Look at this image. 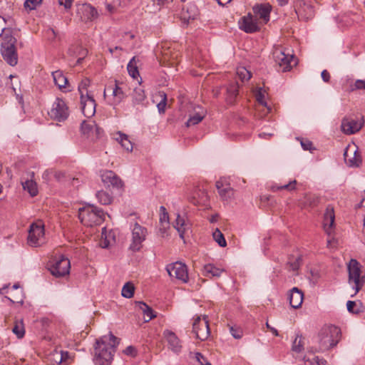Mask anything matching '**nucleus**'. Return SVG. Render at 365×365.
Returning <instances> with one entry per match:
<instances>
[{
    "label": "nucleus",
    "instance_id": "36",
    "mask_svg": "<svg viewBox=\"0 0 365 365\" xmlns=\"http://www.w3.org/2000/svg\"><path fill=\"white\" fill-rule=\"evenodd\" d=\"M117 135H118V137L116 138V140L120 143L121 146L127 151H132L133 144L128 139V136L120 132H118Z\"/></svg>",
    "mask_w": 365,
    "mask_h": 365
},
{
    "label": "nucleus",
    "instance_id": "6",
    "mask_svg": "<svg viewBox=\"0 0 365 365\" xmlns=\"http://www.w3.org/2000/svg\"><path fill=\"white\" fill-rule=\"evenodd\" d=\"M147 235V228L135 222L131 229V240L128 249L133 252L140 251L143 246V243L145 241Z\"/></svg>",
    "mask_w": 365,
    "mask_h": 365
},
{
    "label": "nucleus",
    "instance_id": "49",
    "mask_svg": "<svg viewBox=\"0 0 365 365\" xmlns=\"http://www.w3.org/2000/svg\"><path fill=\"white\" fill-rule=\"evenodd\" d=\"M10 297H8V299L12 302V303H23L24 300V296H23V292L19 291V292H11L9 293Z\"/></svg>",
    "mask_w": 365,
    "mask_h": 365
},
{
    "label": "nucleus",
    "instance_id": "31",
    "mask_svg": "<svg viewBox=\"0 0 365 365\" xmlns=\"http://www.w3.org/2000/svg\"><path fill=\"white\" fill-rule=\"evenodd\" d=\"M174 227L177 230L181 239H184V235L186 230L189 228L188 225L185 222L179 214L177 215L176 220L173 222Z\"/></svg>",
    "mask_w": 365,
    "mask_h": 365
},
{
    "label": "nucleus",
    "instance_id": "44",
    "mask_svg": "<svg viewBox=\"0 0 365 365\" xmlns=\"http://www.w3.org/2000/svg\"><path fill=\"white\" fill-rule=\"evenodd\" d=\"M49 360L55 364H60L63 363L65 360V358H63V355L61 354V351H58L55 349L52 353H51L49 356Z\"/></svg>",
    "mask_w": 365,
    "mask_h": 365
},
{
    "label": "nucleus",
    "instance_id": "28",
    "mask_svg": "<svg viewBox=\"0 0 365 365\" xmlns=\"http://www.w3.org/2000/svg\"><path fill=\"white\" fill-rule=\"evenodd\" d=\"M215 185L222 200H227L233 196L234 190L230 184H224L222 180H218Z\"/></svg>",
    "mask_w": 365,
    "mask_h": 365
},
{
    "label": "nucleus",
    "instance_id": "63",
    "mask_svg": "<svg viewBox=\"0 0 365 365\" xmlns=\"http://www.w3.org/2000/svg\"><path fill=\"white\" fill-rule=\"evenodd\" d=\"M58 3L60 5H63L65 9H70L72 6L73 1L72 0H58Z\"/></svg>",
    "mask_w": 365,
    "mask_h": 365
},
{
    "label": "nucleus",
    "instance_id": "23",
    "mask_svg": "<svg viewBox=\"0 0 365 365\" xmlns=\"http://www.w3.org/2000/svg\"><path fill=\"white\" fill-rule=\"evenodd\" d=\"M52 76L54 83L63 92L70 91V86L67 78L63 75L61 71H56L52 72Z\"/></svg>",
    "mask_w": 365,
    "mask_h": 365
},
{
    "label": "nucleus",
    "instance_id": "27",
    "mask_svg": "<svg viewBox=\"0 0 365 365\" xmlns=\"http://www.w3.org/2000/svg\"><path fill=\"white\" fill-rule=\"evenodd\" d=\"M115 242V235L113 230L108 231L106 227L102 229L100 245L102 248H108Z\"/></svg>",
    "mask_w": 365,
    "mask_h": 365
},
{
    "label": "nucleus",
    "instance_id": "64",
    "mask_svg": "<svg viewBox=\"0 0 365 365\" xmlns=\"http://www.w3.org/2000/svg\"><path fill=\"white\" fill-rule=\"evenodd\" d=\"M308 200H309V205L312 207L317 206L319 202V197L316 196H310Z\"/></svg>",
    "mask_w": 365,
    "mask_h": 365
},
{
    "label": "nucleus",
    "instance_id": "18",
    "mask_svg": "<svg viewBox=\"0 0 365 365\" xmlns=\"http://www.w3.org/2000/svg\"><path fill=\"white\" fill-rule=\"evenodd\" d=\"M124 84L119 83L118 81H114L113 86H109L108 88L112 90L113 98L109 103L110 105L115 106L121 103L126 97V94L123 90Z\"/></svg>",
    "mask_w": 365,
    "mask_h": 365
},
{
    "label": "nucleus",
    "instance_id": "9",
    "mask_svg": "<svg viewBox=\"0 0 365 365\" xmlns=\"http://www.w3.org/2000/svg\"><path fill=\"white\" fill-rule=\"evenodd\" d=\"M272 54L274 61L282 72L288 71L292 68V62L294 61V64L297 63L294 55L285 53L281 47L275 48Z\"/></svg>",
    "mask_w": 365,
    "mask_h": 365
},
{
    "label": "nucleus",
    "instance_id": "33",
    "mask_svg": "<svg viewBox=\"0 0 365 365\" xmlns=\"http://www.w3.org/2000/svg\"><path fill=\"white\" fill-rule=\"evenodd\" d=\"M203 275L206 277H220L223 269L216 267L212 264H205L203 267Z\"/></svg>",
    "mask_w": 365,
    "mask_h": 365
},
{
    "label": "nucleus",
    "instance_id": "12",
    "mask_svg": "<svg viewBox=\"0 0 365 365\" xmlns=\"http://www.w3.org/2000/svg\"><path fill=\"white\" fill-rule=\"evenodd\" d=\"M48 115L54 120L63 121L68 117V108L63 100L58 98L53 103Z\"/></svg>",
    "mask_w": 365,
    "mask_h": 365
},
{
    "label": "nucleus",
    "instance_id": "50",
    "mask_svg": "<svg viewBox=\"0 0 365 365\" xmlns=\"http://www.w3.org/2000/svg\"><path fill=\"white\" fill-rule=\"evenodd\" d=\"M237 74L242 81L250 80L252 76L251 73L245 67L238 68Z\"/></svg>",
    "mask_w": 365,
    "mask_h": 365
},
{
    "label": "nucleus",
    "instance_id": "37",
    "mask_svg": "<svg viewBox=\"0 0 365 365\" xmlns=\"http://www.w3.org/2000/svg\"><path fill=\"white\" fill-rule=\"evenodd\" d=\"M12 331L16 335L18 338H22L25 334V328L23 322V319H16L14 322V326L12 328Z\"/></svg>",
    "mask_w": 365,
    "mask_h": 365
},
{
    "label": "nucleus",
    "instance_id": "40",
    "mask_svg": "<svg viewBox=\"0 0 365 365\" xmlns=\"http://www.w3.org/2000/svg\"><path fill=\"white\" fill-rule=\"evenodd\" d=\"M91 81L87 78L82 79V81L79 83L78 90L79 91L81 98H83V97L86 96V93H89L88 88L89 87Z\"/></svg>",
    "mask_w": 365,
    "mask_h": 365
},
{
    "label": "nucleus",
    "instance_id": "51",
    "mask_svg": "<svg viewBox=\"0 0 365 365\" xmlns=\"http://www.w3.org/2000/svg\"><path fill=\"white\" fill-rule=\"evenodd\" d=\"M297 182V180H294L291 182H289L288 184L282 185V186H273L274 190H287L288 191H292L296 189V185Z\"/></svg>",
    "mask_w": 365,
    "mask_h": 365
},
{
    "label": "nucleus",
    "instance_id": "22",
    "mask_svg": "<svg viewBox=\"0 0 365 365\" xmlns=\"http://www.w3.org/2000/svg\"><path fill=\"white\" fill-rule=\"evenodd\" d=\"M335 214L334 207L328 205L324 214L323 226L325 232L330 235L334 225Z\"/></svg>",
    "mask_w": 365,
    "mask_h": 365
},
{
    "label": "nucleus",
    "instance_id": "62",
    "mask_svg": "<svg viewBox=\"0 0 365 365\" xmlns=\"http://www.w3.org/2000/svg\"><path fill=\"white\" fill-rule=\"evenodd\" d=\"M256 98L259 103H260L262 106H267V103L264 101V96L262 91H258V93L256 94Z\"/></svg>",
    "mask_w": 365,
    "mask_h": 365
},
{
    "label": "nucleus",
    "instance_id": "38",
    "mask_svg": "<svg viewBox=\"0 0 365 365\" xmlns=\"http://www.w3.org/2000/svg\"><path fill=\"white\" fill-rule=\"evenodd\" d=\"M96 123L93 120H83L81 123V130L83 134L90 135L94 130Z\"/></svg>",
    "mask_w": 365,
    "mask_h": 365
},
{
    "label": "nucleus",
    "instance_id": "26",
    "mask_svg": "<svg viewBox=\"0 0 365 365\" xmlns=\"http://www.w3.org/2000/svg\"><path fill=\"white\" fill-rule=\"evenodd\" d=\"M304 294L297 287H293L290 290L289 300L292 308L297 309L301 307L303 302Z\"/></svg>",
    "mask_w": 365,
    "mask_h": 365
},
{
    "label": "nucleus",
    "instance_id": "24",
    "mask_svg": "<svg viewBox=\"0 0 365 365\" xmlns=\"http://www.w3.org/2000/svg\"><path fill=\"white\" fill-rule=\"evenodd\" d=\"M252 10L256 17L262 19L265 24L269 21V14L272 10V6L269 4H257L253 7Z\"/></svg>",
    "mask_w": 365,
    "mask_h": 365
},
{
    "label": "nucleus",
    "instance_id": "57",
    "mask_svg": "<svg viewBox=\"0 0 365 365\" xmlns=\"http://www.w3.org/2000/svg\"><path fill=\"white\" fill-rule=\"evenodd\" d=\"M356 302L354 301H348L346 304L347 309L349 312L352 314H359L361 312L360 309H355Z\"/></svg>",
    "mask_w": 365,
    "mask_h": 365
},
{
    "label": "nucleus",
    "instance_id": "25",
    "mask_svg": "<svg viewBox=\"0 0 365 365\" xmlns=\"http://www.w3.org/2000/svg\"><path fill=\"white\" fill-rule=\"evenodd\" d=\"M189 200L195 205H205L209 201V196L205 190L196 189Z\"/></svg>",
    "mask_w": 365,
    "mask_h": 365
},
{
    "label": "nucleus",
    "instance_id": "55",
    "mask_svg": "<svg viewBox=\"0 0 365 365\" xmlns=\"http://www.w3.org/2000/svg\"><path fill=\"white\" fill-rule=\"evenodd\" d=\"M230 331L235 339H241L242 336V331L240 327L233 326L230 327Z\"/></svg>",
    "mask_w": 365,
    "mask_h": 365
},
{
    "label": "nucleus",
    "instance_id": "60",
    "mask_svg": "<svg viewBox=\"0 0 365 365\" xmlns=\"http://www.w3.org/2000/svg\"><path fill=\"white\" fill-rule=\"evenodd\" d=\"M301 145L303 148L304 150H309L312 151V150H314L315 148L313 147L312 142L309 140H301Z\"/></svg>",
    "mask_w": 365,
    "mask_h": 365
},
{
    "label": "nucleus",
    "instance_id": "53",
    "mask_svg": "<svg viewBox=\"0 0 365 365\" xmlns=\"http://www.w3.org/2000/svg\"><path fill=\"white\" fill-rule=\"evenodd\" d=\"M161 101L158 103L157 107L160 113H164L166 106L167 96L165 93L160 94Z\"/></svg>",
    "mask_w": 365,
    "mask_h": 365
},
{
    "label": "nucleus",
    "instance_id": "46",
    "mask_svg": "<svg viewBox=\"0 0 365 365\" xmlns=\"http://www.w3.org/2000/svg\"><path fill=\"white\" fill-rule=\"evenodd\" d=\"M301 257L297 256L296 257H294L293 259L289 258V261L287 262V266L290 270L296 271L297 270L301 264Z\"/></svg>",
    "mask_w": 365,
    "mask_h": 365
},
{
    "label": "nucleus",
    "instance_id": "4",
    "mask_svg": "<svg viewBox=\"0 0 365 365\" xmlns=\"http://www.w3.org/2000/svg\"><path fill=\"white\" fill-rule=\"evenodd\" d=\"M16 43V38L10 34L9 31H6L1 44V53L4 60L11 66H16L18 63Z\"/></svg>",
    "mask_w": 365,
    "mask_h": 365
},
{
    "label": "nucleus",
    "instance_id": "17",
    "mask_svg": "<svg viewBox=\"0 0 365 365\" xmlns=\"http://www.w3.org/2000/svg\"><path fill=\"white\" fill-rule=\"evenodd\" d=\"M81 110L83 115L87 118H91L96 113V103L93 97L86 93V96L81 98Z\"/></svg>",
    "mask_w": 365,
    "mask_h": 365
},
{
    "label": "nucleus",
    "instance_id": "3",
    "mask_svg": "<svg viewBox=\"0 0 365 365\" xmlns=\"http://www.w3.org/2000/svg\"><path fill=\"white\" fill-rule=\"evenodd\" d=\"M78 218L87 227L98 225L104 221L105 214L102 209L88 205L78 210Z\"/></svg>",
    "mask_w": 365,
    "mask_h": 365
},
{
    "label": "nucleus",
    "instance_id": "1",
    "mask_svg": "<svg viewBox=\"0 0 365 365\" xmlns=\"http://www.w3.org/2000/svg\"><path fill=\"white\" fill-rule=\"evenodd\" d=\"M118 339L112 333L96 341L94 362L97 365H110L113 359Z\"/></svg>",
    "mask_w": 365,
    "mask_h": 365
},
{
    "label": "nucleus",
    "instance_id": "21",
    "mask_svg": "<svg viewBox=\"0 0 365 365\" xmlns=\"http://www.w3.org/2000/svg\"><path fill=\"white\" fill-rule=\"evenodd\" d=\"M163 336L168 344L169 349L176 354L181 351L182 345L180 341L174 332L166 329L163 332Z\"/></svg>",
    "mask_w": 365,
    "mask_h": 365
},
{
    "label": "nucleus",
    "instance_id": "39",
    "mask_svg": "<svg viewBox=\"0 0 365 365\" xmlns=\"http://www.w3.org/2000/svg\"><path fill=\"white\" fill-rule=\"evenodd\" d=\"M96 195L98 202L102 205H109L112 202V197L103 190L97 192Z\"/></svg>",
    "mask_w": 365,
    "mask_h": 365
},
{
    "label": "nucleus",
    "instance_id": "32",
    "mask_svg": "<svg viewBox=\"0 0 365 365\" xmlns=\"http://www.w3.org/2000/svg\"><path fill=\"white\" fill-rule=\"evenodd\" d=\"M140 309L143 312L145 317V322H148L151 319L156 317V314H154L153 309L149 307L147 304L143 302H137Z\"/></svg>",
    "mask_w": 365,
    "mask_h": 365
},
{
    "label": "nucleus",
    "instance_id": "59",
    "mask_svg": "<svg viewBox=\"0 0 365 365\" xmlns=\"http://www.w3.org/2000/svg\"><path fill=\"white\" fill-rule=\"evenodd\" d=\"M351 90H365V81L364 80H356L353 86H351Z\"/></svg>",
    "mask_w": 365,
    "mask_h": 365
},
{
    "label": "nucleus",
    "instance_id": "7",
    "mask_svg": "<svg viewBox=\"0 0 365 365\" xmlns=\"http://www.w3.org/2000/svg\"><path fill=\"white\" fill-rule=\"evenodd\" d=\"M48 265L51 274L56 277H64L70 272V260L63 255L56 257Z\"/></svg>",
    "mask_w": 365,
    "mask_h": 365
},
{
    "label": "nucleus",
    "instance_id": "15",
    "mask_svg": "<svg viewBox=\"0 0 365 365\" xmlns=\"http://www.w3.org/2000/svg\"><path fill=\"white\" fill-rule=\"evenodd\" d=\"M297 13L299 17L307 21L314 16V7L309 0H296Z\"/></svg>",
    "mask_w": 365,
    "mask_h": 365
},
{
    "label": "nucleus",
    "instance_id": "5",
    "mask_svg": "<svg viewBox=\"0 0 365 365\" xmlns=\"http://www.w3.org/2000/svg\"><path fill=\"white\" fill-rule=\"evenodd\" d=\"M361 265L355 259H351L347 264V270L349 273V283L354 284L353 288L355 292L351 297L356 295L362 288L365 282V277L361 276Z\"/></svg>",
    "mask_w": 365,
    "mask_h": 365
},
{
    "label": "nucleus",
    "instance_id": "58",
    "mask_svg": "<svg viewBox=\"0 0 365 365\" xmlns=\"http://www.w3.org/2000/svg\"><path fill=\"white\" fill-rule=\"evenodd\" d=\"M6 20L2 16H0V37L2 36L3 38L4 36H5L6 31H9L10 34H11V31L10 29H6Z\"/></svg>",
    "mask_w": 365,
    "mask_h": 365
},
{
    "label": "nucleus",
    "instance_id": "61",
    "mask_svg": "<svg viewBox=\"0 0 365 365\" xmlns=\"http://www.w3.org/2000/svg\"><path fill=\"white\" fill-rule=\"evenodd\" d=\"M124 353L128 356H135L137 355V349L133 346H128L124 350Z\"/></svg>",
    "mask_w": 365,
    "mask_h": 365
},
{
    "label": "nucleus",
    "instance_id": "11",
    "mask_svg": "<svg viewBox=\"0 0 365 365\" xmlns=\"http://www.w3.org/2000/svg\"><path fill=\"white\" fill-rule=\"evenodd\" d=\"M192 331L195 334V337L201 341L206 340L210 334L209 328V322L206 316L202 319L197 317L192 324Z\"/></svg>",
    "mask_w": 365,
    "mask_h": 365
},
{
    "label": "nucleus",
    "instance_id": "2",
    "mask_svg": "<svg viewBox=\"0 0 365 365\" xmlns=\"http://www.w3.org/2000/svg\"><path fill=\"white\" fill-rule=\"evenodd\" d=\"M341 331L336 326L323 327L319 334V347L314 351H325L335 346L340 339Z\"/></svg>",
    "mask_w": 365,
    "mask_h": 365
},
{
    "label": "nucleus",
    "instance_id": "45",
    "mask_svg": "<svg viewBox=\"0 0 365 365\" xmlns=\"http://www.w3.org/2000/svg\"><path fill=\"white\" fill-rule=\"evenodd\" d=\"M212 237L215 241L222 247H225L227 245L226 240L223 234L218 230L216 229L212 233Z\"/></svg>",
    "mask_w": 365,
    "mask_h": 365
},
{
    "label": "nucleus",
    "instance_id": "56",
    "mask_svg": "<svg viewBox=\"0 0 365 365\" xmlns=\"http://www.w3.org/2000/svg\"><path fill=\"white\" fill-rule=\"evenodd\" d=\"M195 358L200 365H212L207 359L200 352H197L195 354Z\"/></svg>",
    "mask_w": 365,
    "mask_h": 365
},
{
    "label": "nucleus",
    "instance_id": "35",
    "mask_svg": "<svg viewBox=\"0 0 365 365\" xmlns=\"http://www.w3.org/2000/svg\"><path fill=\"white\" fill-rule=\"evenodd\" d=\"M145 99V95L143 89L141 88H135L132 95L133 104L134 106L142 104Z\"/></svg>",
    "mask_w": 365,
    "mask_h": 365
},
{
    "label": "nucleus",
    "instance_id": "54",
    "mask_svg": "<svg viewBox=\"0 0 365 365\" xmlns=\"http://www.w3.org/2000/svg\"><path fill=\"white\" fill-rule=\"evenodd\" d=\"M304 365H321L320 360L318 356H313L312 358L305 356L304 358Z\"/></svg>",
    "mask_w": 365,
    "mask_h": 365
},
{
    "label": "nucleus",
    "instance_id": "10",
    "mask_svg": "<svg viewBox=\"0 0 365 365\" xmlns=\"http://www.w3.org/2000/svg\"><path fill=\"white\" fill-rule=\"evenodd\" d=\"M166 270L171 278H175L182 283L188 282V272L185 264L181 262L170 263L166 266Z\"/></svg>",
    "mask_w": 365,
    "mask_h": 365
},
{
    "label": "nucleus",
    "instance_id": "19",
    "mask_svg": "<svg viewBox=\"0 0 365 365\" xmlns=\"http://www.w3.org/2000/svg\"><path fill=\"white\" fill-rule=\"evenodd\" d=\"M101 180L107 186H113L116 188H121L123 183L120 178L112 170H105L101 174Z\"/></svg>",
    "mask_w": 365,
    "mask_h": 365
},
{
    "label": "nucleus",
    "instance_id": "47",
    "mask_svg": "<svg viewBox=\"0 0 365 365\" xmlns=\"http://www.w3.org/2000/svg\"><path fill=\"white\" fill-rule=\"evenodd\" d=\"M43 0H26L24 2V8L27 11L36 9L42 3Z\"/></svg>",
    "mask_w": 365,
    "mask_h": 365
},
{
    "label": "nucleus",
    "instance_id": "48",
    "mask_svg": "<svg viewBox=\"0 0 365 365\" xmlns=\"http://www.w3.org/2000/svg\"><path fill=\"white\" fill-rule=\"evenodd\" d=\"M204 118V115L200 113H196L192 116H190L187 121L186 122V126L190 127L192 125H195L198 124Z\"/></svg>",
    "mask_w": 365,
    "mask_h": 365
},
{
    "label": "nucleus",
    "instance_id": "43",
    "mask_svg": "<svg viewBox=\"0 0 365 365\" xmlns=\"http://www.w3.org/2000/svg\"><path fill=\"white\" fill-rule=\"evenodd\" d=\"M127 69L130 76L133 78H136L137 76L139 75L135 56L133 57L131 60L129 61L127 66Z\"/></svg>",
    "mask_w": 365,
    "mask_h": 365
},
{
    "label": "nucleus",
    "instance_id": "34",
    "mask_svg": "<svg viewBox=\"0 0 365 365\" xmlns=\"http://www.w3.org/2000/svg\"><path fill=\"white\" fill-rule=\"evenodd\" d=\"M21 184L24 190H27L28 192L31 195V196L34 197L38 193V188L36 182L31 180H26L25 181H21Z\"/></svg>",
    "mask_w": 365,
    "mask_h": 365
},
{
    "label": "nucleus",
    "instance_id": "30",
    "mask_svg": "<svg viewBox=\"0 0 365 365\" xmlns=\"http://www.w3.org/2000/svg\"><path fill=\"white\" fill-rule=\"evenodd\" d=\"M80 11L83 14L81 19L83 21H92L98 16V12L96 9L90 4L82 5V6L79 9V12Z\"/></svg>",
    "mask_w": 365,
    "mask_h": 365
},
{
    "label": "nucleus",
    "instance_id": "16",
    "mask_svg": "<svg viewBox=\"0 0 365 365\" xmlns=\"http://www.w3.org/2000/svg\"><path fill=\"white\" fill-rule=\"evenodd\" d=\"M239 24L240 29L248 34L255 33L259 30L257 19L251 14L243 16Z\"/></svg>",
    "mask_w": 365,
    "mask_h": 365
},
{
    "label": "nucleus",
    "instance_id": "29",
    "mask_svg": "<svg viewBox=\"0 0 365 365\" xmlns=\"http://www.w3.org/2000/svg\"><path fill=\"white\" fill-rule=\"evenodd\" d=\"M239 85L237 83H232L228 85L226 89L225 101L227 104L233 105L238 96Z\"/></svg>",
    "mask_w": 365,
    "mask_h": 365
},
{
    "label": "nucleus",
    "instance_id": "52",
    "mask_svg": "<svg viewBox=\"0 0 365 365\" xmlns=\"http://www.w3.org/2000/svg\"><path fill=\"white\" fill-rule=\"evenodd\" d=\"M73 50L79 51L80 56L78 58V59L76 61V64H81L84 58V56L87 54L88 51L86 49H83V48H81L80 46H75L73 48H69V53H72Z\"/></svg>",
    "mask_w": 365,
    "mask_h": 365
},
{
    "label": "nucleus",
    "instance_id": "41",
    "mask_svg": "<svg viewBox=\"0 0 365 365\" xmlns=\"http://www.w3.org/2000/svg\"><path fill=\"white\" fill-rule=\"evenodd\" d=\"M135 292V287L131 282H127L122 288L121 294L122 296L130 299L133 297Z\"/></svg>",
    "mask_w": 365,
    "mask_h": 365
},
{
    "label": "nucleus",
    "instance_id": "42",
    "mask_svg": "<svg viewBox=\"0 0 365 365\" xmlns=\"http://www.w3.org/2000/svg\"><path fill=\"white\" fill-rule=\"evenodd\" d=\"M304 349L303 338L301 334H297L295 339L292 343V350L297 353H300Z\"/></svg>",
    "mask_w": 365,
    "mask_h": 365
},
{
    "label": "nucleus",
    "instance_id": "8",
    "mask_svg": "<svg viewBox=\"0 0 365 365\" xmlns=\"http://www.w3.org/2000/svg\"><path fill=\"white\" fill-rule=\"evenodd\" d=\"M44 234V225L38 220L33 222L29 230L28 244L31 247H40L46 242Z\"/></svg>",
    "mask_w": 365,
    "mask_h": 365
},
{
    "label": "nucleus",
    "instance_id": "14",
    "mask_svg": "<svg viewBox=\"0 0 365 365\" xmlns=\"http://www.w3.org/2000/svg\"><path fill=\"white\" fill-rule=\"evenodd\" d=\"M364 120L363 117L360 119H354L352 118H345L341 122V130L346 135H351L359 131L363 127Z\"/></svg>",
    "mask_w": 365,
    "mask_h": 365
},
{
    "label": "nucleus",
    "instance_id": "13",
    "mask_svg": "<svg viewBox=\"0 0 365 365\" xmlns=\"http://www.w3.org/2000/svg\"><path fill=\"white\" fill-rule=\"evenodd\" d=\"M344 158L346 163L350 167H359L362 162L361 156L355 144L349 145L344 153Z\"/></svg>",
    "mask_w": 365,
    "mask_h": 365
},
{
    "label": "nucleus",
    "instance_id": "20",
    "mask_svg": "<svg viewBox=\"0 0 365 365\" xmlns=\"http://www.w3.org/2000/svg\"><path fill=\"white\" fill-rule=\"evenodd\" d=\"M198 16V9L194 4H187L183 6L180 12V19L184 23L189 24Z\"/></svg>",
    "mask_w": 365,
    "mask_h": 365
}]
</instances>
